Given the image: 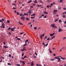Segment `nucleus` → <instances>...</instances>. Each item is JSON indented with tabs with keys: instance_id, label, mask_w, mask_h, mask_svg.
I'll return each mask as SVG.
<instances>
[{
	"instance_id": "nucleus-5",
	"label": "nucleus",
	"mask_w": 66,
	"mask_h": 66,
	"mask_svg": "<svg viewBox=\"0 0 66 66\" xmlns=\"http://www.w3.org/2000/svg\"><path fill=\"white\" fill-rule=\"evenodd\" d=\"M58 20H59V19H58V18H57V19H56L55 20V22H56V21H57Z\"/></svg>"
},
{
	"instance_id": "nucleus-61",
	"label": "nucleus",
	"mask_w": 66,
	"mask_h": 66,
	"mask_svg": "<svg viewBox=\"0 0 66 66\" xmlns=\"http://www.w3.org/2000/svg\"><path fill=\"white\" fill-rule=\"evenodd\" d=\"M13 5H14L15 6H16V5L14 3L13 4Z\"/></svg>"
},
{
	"instance_id": "nucleus-26",
	"label": "nucleus",
	"mask_w": 66,
	"mask_h": 66,
	"mask_svg": "<svg viewBox=\"0 0 66 66\" xmlns=\"http://www.w3.org/2000/svg\"><path fill=\"white\" fill-rule=\"evenodd\" d=\"M59 22H62V20H59Z\"/></svg>"
},
{
	"instance_id": "nucleus-40",
	"label": "nucleus",
	"mask_w": 66,
	"mask_h": 66,
	"mask_svg": "<svg viewBox=\"0 0 66 66\" xmlns=\"http://www.w3.org/2000/svg\"><path fill=\"white\" fill-rule=\"evenodd\" d=\"M21 18H23V19L24 18V19H26V18L24 17V16H22L21 17Z\"/></svg>"
},
{
	"instance_id": "nucleus-9",
	"label": "nucleus",
	"mask_w": 66,
	"mask_h": 66,
	"mask_svg": "<svg viewBox=\"0 0 66 66\" xmlns=\"http://www.w3.org/2000/svg\"><path fill=\"white\" fill-rule=\"evenodd\" d=\"M22 63L23 64V66L24 65H25V63H24V61H23V62H22Z\"/></svg>"
},
{
	"instance_id": "nucleus-51",
	"label": "nucleus",
	"mask_w": 66,
	"mask_h": 66,
	"mask_svg": "<svg viewBox=\"0 0 66 66\" xmlns=\"http://www.w3.org/2000/svg\"><path fill=\"white\" fill-rule=\"evenodd\" d=\"M63 10H66V8H65V7H64L63 8Z\"/></svg>"
},
{
	"instance_id": "nucleus-36",
	"label": "nucleus",
	"mask_w": 66,
	"mask_h": 66,
	"mask_svg": "<svg viewBox=\"0 0 66 66\" xmlns=\"http://www.w3.org/2000/svg\"><path fill=\"white\" fill-rule=\"evenodd\" d=\"M55 58L56 59H59V57H55Z\"/></svg>"
},
{
	"instance_id": "nucleus-8",
	"label": "nucleus",
	"mask_w": 66,
	"mask_h": 66,
	"mask_svg": "<svg viewBox=\"0 0 66 66\" xmlns=\"http://www.w3.org/2000/svg\"><path fill=\"white\" fill-rule=\"evenodd\" d=\"M44 14H48V13L47 12H46V11H44Z\"/></svg>"
},
{
	"instance_id": "nucleus-46",
	"label": "nucleus",
	"mask_w": 66,
	"mask_h": 66,
	"mask_svg": "<svg viewBox=\"0 0 66 66\" xmlns=\"http://www.w3.org/2000/svg\"><path fill=\"white\" fill-rule=\"evenodd\" d=\"M11 29V28L9 27L8 29V30H10Z\"/></svg>"
},
{
	"instance_id": "nucleus-37",
	"label": "nucleus",
	"mask_w": 66,
	"mask_h": 66,
	"mask_svg": "<svg viewBox=\"0 0 66 66\" xmlns=\"http://www.w3.org/2000/svg\"><path fill=\"white\" fill-rule=\"evenodd\" d=\"M2 27L3 28H5V26L4 25L2 26Z\"/></svg>"
},
{
	"instance_id": "nucleus-25",
	"label": "nucleus",
	"mask_w": 66,
	"mask_h": 66,
	"mask_svg": "<svg viewBox=\"0 0 66 66\" xmlns=\"http://www.w3.org/2000/svg\"><path fill=\"white\" fill-rule=\"evenodd\" d=\"M26 19L28 21H29V19L28 18H26Z\"/></svg>"
},
{
	"instance_id": "nucleus-18",
	"label": "nucleus",
	"mask_w": 66,
	"mask_h": 66,
	"mask_svg": "<svg viewBox=\"0 0 66 66\" xmlns=\"http://www.w3.org/2000/svg\"><path fill=\"white\" fill-rule=\"evenodd\" d=\"M11 31H13V32H14V30L12 28L11 29Z\"/></svg>"
},
{
	"instance_id": "nucleus-35",
	"label": "nucleus",
	"mask_w": 66,
	"mask_h": 66,
	"mask_svg": "<svg viewBox=\"0 0 66 66\" xmlns=\"http://www.w3.org/2000/svg\"><path fill=\"white\" fill-rule=\"evenodd\" d=\"M40 38L42 39H43V38H42V35H40Z\"/></svg>"
},
{
	"instance_id": "nucleus-7",
	"label": "nucleus",
	"mask_w": 66,
	"mask_h": 66,
	"mask_svg": "<svg viewBox=\"0 0 66 66\" xmlns=\"http://www.w3.org/2000/svg\"><path fill=\"white\" fill-rule=\"evenodd\" d=\"M28 13H29V15H30L31 13V11H29L28 12H27Z\"/></svg>"
},
{
	"instance_id": "nucleus-10",
	"label": "nucleus",
	"mask_w": 66,
	"mask_h": 66,
	"mask_svg": "<svg viewBox=\"0 0 66 66\" xmlns=\"http://www.w3.org/2000/svg\"><path fill=\"white\" fill-rule=\"evenodd\" d=\"M36 15V14H35V13L34 14H32L31 15V16H35Z\"/></svg>"
},
{
	"instance_id": "nucleus-19",
	"label": "nucleus",
	"mask_w": 66,
	"mask_h": 66,
	"mask_svg": "<svg viewBox=\"0 0 66 66\" xmlns=\"http://www.w3.org/2000/svg\"><path fill=\"white\" fill-rule=\"evenodd\" d=\"M54 37H55V36H54L51 39V40H52V39H53V38H54Z\"/></svg>"
},
{
	"instance_id": "nucleus-57",
	"label": "nucleus",
	"mask_w": 66,
	"mask_h": 66,
	"mask_svg": "<svg viewBox=\"0 0 66 66\" xmlns=\"http://www.w3.org/2000/svg\"><path fill=\"white\" fill-rule=\"evenodd\" d=\"M48 44H47L45 45V46L46 47H47V46H48Z\"/></svg>"
},
{
	"instance_id": "nucleus-44",
	"label": "nucleus",
	"mask_w": 66,
	"mask_h": 66,
	"mask_svg": "<svg viewBox=\"0 0 66 66\" xmlns=\"http://www.w3.org/2000/svg\"><path fill=\"white\" fill-rule=\"evenodd\" d=\"M27 58V56H24V59H25V58Z\"/></svg>"
},
{
	"instance_id": "nucleus-15",
	"label": "nucleus",
	"mask_w": 66,
	"mask_h": 66,
	"mask_svg": "<svg viewBox=\"0 0 66 66\" xmlns=\"http://www.w3.org/2000/svg\"><path fill=\"white\" fill-rule=\"evenodd\" d=\"M65 17H66V15H64L63 16V18H65Z\"/></svg>"
},
{
	"instance_id": "nucleus-1",
	"label": "nucleus",
	"mask_w": 66,
	"mask_h": 66,
	"mask_svg": "<svg viewBox=\"0 0 66 66\" xmlns=\"http://www.w3.org/2000/svg\"><path fill=\"white\" fill-rule=\"evenodd\" d=\"M56 12H57V10L55 9L53 11V14H55L56 13Z\"/></svg>"
},
{
	"instance_id": "nucleus-12",
	"label": "nucleus",
	"mask_w": 66,
	"mask_h": 66,
	"mask_svg": "<svg viewBox=\"0 0 66 66\" xmlns=\"http://www.w3.org/2000/svg\"><path fill=\"white\" fill-rule=\"evenodd\" d=\"M28 41H29V40L27 39L26 40V41L25 42V43H27V42H28Z\"/></svg>"
},
{
	"instance_id": "nucleus-64",
	"label": "nucleus",
	"mask_w": 66,
	"mask_h": 66,
	"mask_svg": "<svg viewBox=\"0 0 66 66\" xmlns=\"http://www.w3.org/2000/svg\"><path fill=\"white\" fill-rule=\"evenodd\" d=\"M64 23H65V24L66 23V21H65L64 22Z\"/></svg>"
},
{
	"instance_id": "nucleus-11",
	"label": "nucleus",
	"mask_w": 66,
	"mask_h": 66,
	"mask_svg": "<svg viewBox=\"0 0 66 66\" xmlns=\"http://www.w3.org/2000/svg\"><path fill=\"white\" fill-rule=\"evenodd\" d=\"M60 59H62V60H65V58H62V57H60Z\"/></svg>"
},
{
	"instance_id": "nucleus-47",
	"label": "nucleus",
	"mask_w": 66,
	"mask_h": 66,
	"mask_svg": "<svg viewBox=\"0 0 66 66\" xmlns=\"http://www.w3.org/2000/svg\"><path fill=\"white\" fill-rule=\"evenodd\" d=\"M42 18V15L40 16L39 17V18Z\"/></svg>"
},
{
	"instance_id": "nucleus-23",
	"label": "nucleus",
	"mask_w": 66,
	"mask_h": 66,
	"mask_svg": "<svg viewBox=\"0 0 66 66\" xmlns=\"http://www.w3.org/2000/svg\"><path fill=\"white\" fill-rule=\"evenodd\" d=\"M25 50V49H22L21 50V51H24Z\"/></svg>"
},
{
	"instance_id": "nucleus-20",
	"label": "nucleus",
	"mask_w": 66,
	"mask_h": 66,
	"mask_svg": "<svg viewBox=\"0 0 66 66\" xmlns=\"http://www.w3.org/2000/svg\"><path fill=\"white\" fill-rule=\"evenodd\" d=\"M66 14V12H64L62 13V14L63 15H64L65 14Z\"/></svg>"
},
{
	"instance_id": "nucleus-50",
	"label": "nucleus",
	"mask_w": 66,
	"mask_h": 66,
	"mask_svg": "<svg viewBox=\"0 0 66 66\" xmlns=\"http://www.w3.org/2000/svg\"><path fill=\"white\" fill-rule=\"evenodd\" d=\"M26 44H24V45H23V47H25V46H26Z\"/></svg>"
},
{
	"instance_id": "nucleus-39",
	"label": "nucleus",
	"mask_w": 66,
	"mask_h": 66,
	"mask_svg": "<svg viewBox=\"0 0 66 66\" xmlns=\"http://www.w3.org/2000/svg\"><path fill=\"white\" fill-rule=\"evenodd\" d=\"M20 39H21L20 38H18L17 39V40H20Z\"/></svg>"
},
{
	"instance_id": "nucleus-60",
	"label": "nucleus",
	"mask_w": 66,
	"mask_h": 66,
	"mask_svg": "<svg viewBox=\"0 0 66 66\" xmlns=\"http://www.w3.org/2000/svg\"><path fill=\"white\" fill-rule=\"evenodd\" d=\"M66 37H64V38H63V39H66Z\"/></svg>"
},
{
	"instance_id": "nucleus-43",
	"label": "nucleus",
	"mask_w": 66,
	"mask_h": 66,
	"mask_svg": "<svg viewBox=\"0 0 66 66\" xmlns=\"http://www.w3.org/2000/svg\"><path fill=\"white\" fill-rule=\"evenodd\" d=\"M34 18H35V17L34 16L33 17H31V19H33Z\"/></svg>"
},
{
	"instance_id": "nucleus-30",
	"label": "nucleus",
	"mask_w": 66,
	"mask_h": 66,
	"mask_svg": "<svg viewBox=\"0 0 66 66\" xmlns=\"http://www.w3.org/2000/svg\"><path fill=\"white\" fill-rule=\"evenodd\" d=\"M34 29L35 30H36L37 29V28H36V27H35L34 28Z\"/></svg>"
},
{
	"instance_id": "nucleus-54",
	"label": "nucleus",
	"mask_w": 66,
	"mask_h": 66,
	"mask_svg": "<svg viewBox=\"0 0 66 66\" xmlns=\"http://www.w3.org/2000/svg\"><path fill=\"white\" fill-rule=\"evenodd\" d=\"M35 54H36V55H37V53H36V52H35Z\"/></svg>"
},
{
	"instance_id": "nucleus-21",
	"label": "nucleus",
	"mask_w": 66,
	"mask_h": 66,
	"mask_svg": "<svg viewBox=\"0 0 66 66\" xmlns=\"http://www.w3.org/2000/svg\"><path fill=\"white\" fill-rule=\"evenodd\" d=\"M7 65H11V64L10 63H8L7 64Z\"/></svg>"
},
{
	"instance_id": "nucleus-53",
	"label": "nucleus",
	"mask_w": 66,
	"mask_h": 66,
	"mask_svg": "<svg viewBox=\"0 0 66 66\" xmlns=\"http://www.w3.org/2000/svg\"><path fill=\"white\" fill-rule=\"evenodd\" d=\"M17 15H19V12H17Z\"/></svg>"
},
{
	"instance_id": "nucleus-17",
	"label": "nucleus",
	"mask_w": 66,
	"mask_h": 66,
	"mask_svg": "<svg viewBox=\"0 0 66 66\" xmlns=\"http://www.w3.org/2000/svg\"><path fill=\"white\" fill-rule=\"evenodd\" d=\"M4 48H8V46H3Z\"/></svg>"
},
{
	"instance_id": "nucleus-6",
	"label": "nucleus",
	"mask_w": 66,
	"mask_h": 66,
	"mask_svg": "<svg viewBox=\"0 0 66 66\" xmlns=\"http://www.w3.org/2000/svg\"><path fill=\"white\" fill-rule=\"evenodd\" d=\"M58 31L59 32H61V31H62V29H59L58 30Z\"/></svg>"
},
{
	"instance_id": "nucleus-55",
	"label": "nucleus",
	"mask_w": 66,
	"mask_h": 66,
	"mask_svg": "<svg viewBox=\"0 0 66 66\" xmlns=\"http://www.w3.org/2000/svg\"><path fill=\"white\" fill-rule=\"evenodd\" d=\"M2 58L3 59H4V58L3 56H2Z\"/></svg>"
},
{
	"instance_id": "nucleus-45",
	"label": "nucleus",
	"mask_w": 66,
	"mask_h": 66,
	"mask_svg": "<svg viewBox=\"0 0 66 66\" xmlns=\"http://www.w3.org/2000/svg\"><path fill=\"white\" fill-rule=\"evenodd\" d=\"M65 48V47H62L61 48L62 49H64Z\"/></svg>"
},
{
	"instance_id": "nucleus-63",
	"label": "nucleus",
	"mask_w": 66,
	"mask_h": 66,
	"mask_svg": "<svg viewBox=\"0 0 66 66\" xmlns=\"http://www.w3.org/2000/svg\"><path fill=\"white\" fill-rule=\"evenodd\" d=\"M53 56H56V55H55V54H53Z\"/></svg>"
},
{
	"instance_id": "nucleus-4",
	"label": "nucleus",
	"mask_w": 66,
	"mask_h": 66,
	"mask_svg": "<svg viewBox=\"0 0 66 66\" xmlns=\"http://www.w3.org/2000/svg\"><path fill=\"white\" fill-rule=\"evenodd\" d=\"M57 60H58L57 61L59 62H60L61 61V59H60V58H58L57 59Z\"/></svg>"
},
{
	"instance_id": "nucleus-29",
	"label": "nucleus",
	"mask_w": 66,
	"mask_h": 66,
	"mask_svg": "<svg viewBox=\"0 0 66 66\" xmlns=\"http://www.w3.org/2000/svg\"><path fill=\"white\" fill-rule=\"evenodd\" d=\"M42 44H43L44 45V46L45 47V43H44V42H43Z\"/></svg>"
},
{
	"instance_id": "nucleus-32",
	"label": "nucleus",
	"mask_w": 66,
	"mask_h": 66,
	"mask_svg": "<svg viewBox=\"0 0 66 66\" xmlns=\"http://www.w3.org/2000/svg\"><path fill=\"white\" fill-rule=\"evenodd\" d=\"M7 21L8 23H10V20H7Z\"/></svg>"
},
{
	"instance_id": "nucleus-2",
	"label": "nucleus",
	"mask_w": 66,
	"mask_h": 66,
	"mask_svg": "<svg viewBox=\"0 0 66 66\" xmlns=\"http://www.w3.org/2000/svg\"><path fill=\"white\" fill-rule=\"evenodd\" d=\"M54 34H55V33H54L53 34H50V36H53L54 35Z\"/></svg>"
},
{
	"instance_id": "nucleus-62",
	"label": "nucleus",
	"mask_w": 66,
	"mask_h": 66,
	"mask_svg": "<svg viewBox=\"0 0 66 66\" xmlns=\"http://www.w3.org/2000/svg\"><path fill=\"white\" fill-rule=\"evenodd\" d=\"M24 33V32H21L20 33V34H23Z\"/></svg>"
},
{
	"instance_id": "nucleus-31",
	"label": "nucleus",
	"mask_w": 66,
	"mask_h": 66,
	"mask_svg": "<svg viewBox=\"0 0 66 66\" xmlns=\"http://www.w3.org/2000/svg\"><path fill=\"white\" fill-rule=\"evenodd\" d=\"M21 19H22L23 21H24V19L22 18H21Z\"/></svg>"
},
{
	"instance_id": "nucleus-14",
	"label": "nucleus",
	"mask_w": 66,
	"mask_h": 66,
	"mask_svg": "<svg viewBox=\"0 0 66 66\" xmlns=\"http://www.w3.org/2000/svg\"><path fill=\"white\" fill-rule=\"evenodd\" d=\"M54 25H55V24H53L51 25V26L52 27L54 26Z\"/></svg>"
},
{
	"instance_id": "nucleus-42",
	"label": "nucleus",
	"mask_w": 66,
	"mask_h": 66,
	"mask_svg": "<svg viewBox=\"0 0 66 66\" xmlns=\"http://www.w3.org/2000/svg\"><path fill=\"white\" fill-rule=\"evenodd\" d=\"M9 57H12V56H11V55L10 54H9Z\"/></svg>"
},
{
	"instance_id": "nucleus-41",
	"label": "nucleus",
	"mask_w": 66,
	"mask_h": 66,
	"mask_svg": "<svg viewBox=\"0 0 66 66\" xmlns=\"http://www.w3.org/2000/svg\"><path fill=\"white\" fill-rule=\"evenodd\" d=\"M54 60H55V59H53L50 60V61H53Z\"/></svg>"
},
{
	"instance_id": "nucleus-58",
	"label": "nucleus",
	"mask_w": 66,
	"mask_h": 66,
	"mask_svg": "<svg viewBox=\"0 0 66 66\" xmlns=\"http://www.w3.org/2000/svg\"><path fill=\"white\" fill-rule=\"evenodd\" d=\"M39 2L40 3H42V0H40Z\"/></svg>"
},
{
	"instance_id": "nucleus-48",
	"label": "nucleus",
	"mask_w": 66,
	"mask_h": 66,
	"mask_svg": "<svg viewBox=\"0 0 66 66\" xmlns=\"http://www.w3.org/2000/svg\"><path fill=\"white\" fill-rule=\"evenodd\" d=\"M47 36H46L45 38H44V39H47Z\"/></svg>"
},
{
	"instance_id": "nucleus-27",
	"label": "nucleus",
	"mask_w": 66,
	"mask_h": 66,
	"mask_svg": "<svg viewBox=\"0 0 66 66\" xmlns=\"http://www.w3.org/2000/svg\"><path fill=\"white\" fill-rule=\"evenodd\" d=\"M47 40H50V38H48L47 39Z\"/></svg>"
},
{
	"instance_id": "nucleus-16",
	"label": "nucleus",
	"mask_w": 66,
	"mask_h": 66,
	"mask_svg": "<svg viewBox=\"0 0 66 66\" xmlns=\"http://www.w3.org/2000/svg\"><path fill=\"white\" fill-rule=\"evenodd\" d=\"M16 66H20V65L19 64H16Z\"/></svg>"
},
{
	"instance_id": "nucleus-22",
	"label": "nucleus",
	"mask_w": 66,
	"mask_h": 66,
	"mask_svg": "<svg viewBox=\"0 0 66 66\" xmlns=\"http://www.w3.org/2000/svg\"><path fill=\"white\" fill-rule=\"evenodd\" d=\"M34 3H37V1L35 0V1L34 2Z\"/></svg>"
},
{
	"instance_id": "nucleus-3",
	"label": "nucleus",
	"mask_w": 66,
	"mask_h": 66,
	"mask_svg": "<svg viewBox=\"0 0 66 66\" xmlns=\"http://www.w3.org/2000/svg\"><path fill=\"white\" fill-rule=\"evenodd\" d=\"M31 66H34V62H33V61L32 62H31Z\"/></svg>"
},
{
	"instance_id": "nucleus-24",
	"label": "nucleus",
	"mask_w": 66,
	"mask_h": 66,
	"mask_svg": "<svg viewBox=\"0 0 66 66\" xmlns=\"http://www.w3.org/2000/svg\"><path fill=\"white\" fill-rule=\"evenodd\" d=\"M63 0H60V3H61V2H63Z\"/></svg>"
},
{
	"instance_id": "nucleus-52",
	"label": "nucleus",
	"mask_w": 66,
	"mask_h": 66,
	"mask_svg": "<svg viewBox=\"0 0 66 66\" xmlns=\"http://www.w3.org/2000/svg\"><path fill=\"white\" fill-rule=\"evenodd\" d=\"M45 36V34H43L42 35V37H43V36Z\"/></svg>"
},
{
	"instance_id": "nucleus-56",
	"label": "nucleus",
	"mask_w": 66,
	"mask_h": 66,
	"mask_svg": "<svg viewBox=\"0 0 66 66\" xmlns=\"http://www.w3.org/2000/svg\"><path fill=\"white\" fill-rule=\"evenodd\" d=\"M58 9L59 10H60V9H61V7H58Z\"/></svg>"
},
{
	"instance_id": "nucleus-59",
	"label": "nucleus",
	"mask_w": 66,
	"mask_h": 66,
	"mask_svg": "<svg viewBox=\"0 0 66 66\" xmlns=\"http://www.w3.org/2000/svg\"><path fill=\"white\" fill-rule=\"evenodd\" d=\"M21 59H22V60H24V57L23 58V57H22L21 58Z\"/></svg>"
},
{
	"instance_id": "nucleus-34",
	"label": "nucleus",
	"mask_w": 66,
	"mask_h": 66,
	"mask_svg": "<svg viewBox=\"0 0 66 66\" xmlns=\"http://www.w3.org/2000/svg\"><path fill=\"white\" fill-rule=\"evenodd\" d=\"M46 17H47V15H45L44 16L43 18H46Z\"/></svg>"
},
{
	"instance_id": "nucleus-38",
	"label": "nucleus",
	"mask_w": 66,
	"mask_h": 66,
	"mask_svg": "<svg viewBox=\"0 0 66 66\" xmlns=\"http://www.w3.org/2000/svg\"><path fill=\"white\" fill-rule=\"evenodd\" d=\"M49 52L50 53H52V52L51 51H49Z\"/></svg>"
},
{
	"instance_id": "nucleus-33",
	"label": "nucleus",
	"mask_w": 66,
	"mask_h": 66,
	"mask_svg": "<svg viewBox=\"0 0 66 66\" xmlns=\"http://www.w3.org/2000/svg\"><path fill=\"white\" fill-rule=\"evenodd\" d=\"M24 15H27V16H28V14H27V13H24Z\"/></svg>"
},
{
	"instance_id": "nucleus-49",
	"label": "nucleus",
	"mask_w": 66,
	"mask_h": 66,
	"mask_svg": "<svg viewBox=\"0 0 66 66\" xmlns=\"http://www.w3.org/2000/svg\"><path fill=\"white\" fill-rule=\"evenodd\" d=\"M24 55V54L23 53L22 54V56H23Z\"/></svg>"
},
{
	"instance_id": "nucleus-28",
	"label": "nucleus",
	"mask_w": 66,
	"mask_h": 66,
	"mask_svg": "<svg viewBox=\"0 0 66 66\" xmlns=\"http://www.w3.org/2000/svg\"><path fill=\"white\" fill-rule=\"evenodd\" d=\"M31 2H32V1H30L28 2V3H31Z\"/></svg>"
},
{
	"instance_id": "nucleus-13",
	"label": "nucleus",
	"mask_w": 66,
	"mask_h": 66,
	"mask_svg": "<svg viewBox=\"0 0 66 66\" xmlns=\"http://www.w3.org/2000/svg\"><path fill=\"white\" fill-rule=\"evenodd\" d=\"M19 23L20 24V25H23V24H22V23H21L19 21Z\"/></svg>"
}]
</instances>
